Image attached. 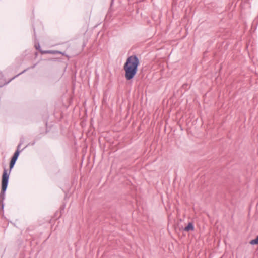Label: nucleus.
Here are the masks:
<instances>
[{
    "instance_id": "f257e3e1",
    "label": "nucleus",
    "mask_w": 258,
    "mask_h": 258,
    "mask_svg": "<svg viewBox=\"0 0 258 258\" xmlns=\"http://www.w3.org/2000/svg\"><path fill=\"white\" fill-rule=\"evenodd\" d=\"M140 65V60L136 55L130 56L126 59L123 66L125 71V78L126 80H132L138 72V68Z\"/></svg>"
},
{
    "instance_id": "f03ea898",
    "label": "nucleus",
    "mask_w": 258,
    "mask_h": 258,
    "mask_svg": "<svg viewBox=\"0 0 258 258\" xmlns=\"http://www.w3.org/2000/svg\"><path fill=\"white\" fill-rule=\"evenodd\" d=\"M14 165L15 164L10 162L9 172L5 168L3 171L2 177L1 191L0 193V205L2 209L4 208L3 201L5 199V195L8 185L9 175Z\"/></svg>"
},
{
    "instance_id": "7ed1b4c3",
    "label": "nucleus",
    "mask_w": 258,
    "mask_h": 258,
    "mask_svg": "<svg viewBox=\"0 0 258 258\" xmlns=\"http://www.w3.org/2000/svg\"><path fill=\"white\" fill-rule=\"evenodd\" d=\"M40 53L41 54H60L62 55H64L67 57H69L68 55H66L64 52H61L58 50H44V51H41Z\"/></svg>"
},
{
    "instance_id": "20e7f679",
    "label": "nucleus",
    "mask_w": 258,
    "mask_h": 258,
    "mask_svg": "<svg viewBox=\"0 0 258 258\" xmlns=\"http://www.w3.org/2000/svg\"><path fill=\"white\" fill-rule=\"evenodd\" d=\"M20 153V151L18 150H16L11 159L10 162L15 164Z\"/></svg>"
},
{
    "instance_id": "39448f33",
    "label": "nucleus",
    "mask_w": 258,
    "mask_h": 258,
    "mask_svg": "<svg viewBox=\"0 0 258 258\" xmlns=\"http://www.w3.org/2000/svg\"><path fill=\"white\" fill-rule=\"evenodd\" d=\"M195 229L194 225L192 222H189L186 226H185L183 230L186 232H189L190 231H194Z\"/></svg>"
},
{
    "instance_id": "423d86ee",
    "label": "nucleus",
    "mask_w": 258,
    "mask_h": 258,
    "mask_svg": "<svg viewBox=\"0 0 258 258\" xmlns=\"http://www.w3.org/2000/svg\"><path fill=\"white\" fill-rule=\"evenodd\" d=\"M28 70V69H26L25 70H23L22 72H20V73H19L18 74H17V75L14 76L13 78H12L11 79H10V80H9L8 81H6L4 84L3 85H0V87H3V86L5 85H7L8 84H9L11 81H12L13 79H14L15 78H16V77H17L18 76H19V75L22 74L23 73H24L25 72H26L27 70Z\"/></svg>"
},
{
    "instance_id": "0eeeda50",
    "label": "nucleus",
    "mask_w": 258,
    "mask_h": 258,
    "mask_svg": "<svg viewBox=\"0 0 258 258\" xmlns=\"http://www.w3.org/2000/svg\"><path fill=\"white\" fill-rule=\"evenodd\" d=\"M23 139H21L20 140V142L19 143V144H18V145L17 146V149L16 150H18L19 151H20V153L23 151L25 148H26L27 147V146H26L24 148H23V149H20V147H21V146L23 144Z\"/></svg>"
},
{
    "instance_id": "6e6552de",
    "label": "nucleus",
    "mask_w": 258,
    "mask_h": 258,
    "mask_svg": "<svg viewBox=\"0 0 258 258\" xmlns=\"http://www.w3.org/2000/svg\"><path fill=\"white\" fill-rule=\"evenodd\" d=\"M249 243L251 244V245H257L258 244V236L254 239L253 240H251L250 242H249Z\"/></svg>"
},
{
    "instance_id": "1a4fd4ad",
    "label": "nucleus",
    "mask_w": 258,
    "mask_h": 258,
    "mask_svg": "<svg viewBox=\"0 0 258 258\" xmlns=\"http://www.w3.org/2000/svg\"><path fill=\"white\" fill-rule=\"evenodd\" d=\"M35 47L36 49L38 50L40 52L41 51H43L41 49L40 45L39 43H37V44H35Z\"/></svg>"
},
{
    "instance_id": "9d476101",
    "label": "nucleus",
    "mask_w": 258,
    "mask_h": 258,
    "mask_svg": "<svg viewBox=\"0 0 258 258\" xmlns=\"http://www.w3.org/2000/svg\"><path fill=\"white\" fill-rule=\"evenodd\" d=\"M46 126H47V122H46L45 123ZM48 132V131L47 130V127H46V129L45 131V134L47 133Z\"/></svg>"
}]
</instances>
